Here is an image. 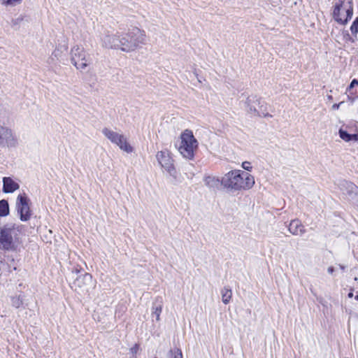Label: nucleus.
<instances>
[{
  "mask_svg": "<svg viewBox=\"0 0 358 358\" xmlns=\"http://www.w3.org/2000/svg\"><path fill=\"white\" fill-rule=\"evenodd\" d=\"M221 185L230 191L246 190L255 185L254 177L241 170H234L226 173L221 180Z\"/></svg>",
  "mask_w": 358,
  "mask_h": 358,
  "instance_id": "obj_1",
  "label": "nucleus"
},
{
  "mask_svg": "<svg viewBox=\"0 0 358 358\" xmlns=\"http://www.w3.org/2000/svg\"><path fill=\"white\" fill-rule=\"evenodd\" d=\"M146 43L145 34L143 30L134 27L127 33L122 34L121 50L129 52L137 49L140 45Z\"/></svg>",
  "mask_w": 358,
  "mask_h": 358,
  "instance_id": "obj_2",
  "label": "nucleus"
},
{
  "mask_svg": "<svg viewBox=\"0 0 358 358\" xmlns=\"http://www.w3.org/2000/svg\"><path fill=\"white\" fill-rule=\"evenodd\" d=\"M19 245L18 229L14 225L0 227V250L15 251Z\"/></svg>",
  "mask_w": 358,
  "mask_h": 358,
  "instance_id": "obj_3",
  "label": "nucleus"
},
{
  "mask_svg": "<svg viewBox=\"0 0 358 358\" xmlns=\"http://www.w3.org/2000/svg\"><path fill=\"white\" fill-rule=\"evenodd\" d=\"M180 145L179 152L186 159H192L194 155V150L198 147V142L194 138L192 131L186 129L180 136Z\"/></svg>",
  "mask_w": 358,
  "mask_h": 358,
  "instance_id": "obj_4",
  "label": "nucleus"
},
{
  "mask_svg": "<svg viewBox=\"0 0 358 358\" xmlns=\"http://www.w3.org/2000/svg\"><path fill=\"white\" fill-rule=\"evenodd\" d=\"M71 60L77 69H85L92 62L90 55L86 53L84 48L75 45L71 50Z\"/></svg>",
  "mask_w": 358,
  "mask_h": 358,
  "instance_id": "obj_5",
  "label": "nucleus"
},
{
  "mask_svg": "<svg viewBox=\"0 0 358 358\" xmlns=\"http://www.w3.org/2000/svg\"><path fill=\"white\" fill-rule=\"evenodd\" d=\"M102 134L109 140L111 143L117 145L120 150L131 153L133 152L132 147L127 143L126 137L120 133L114 131L108 128H103Z\"/></svg>",
  "mask_w": 358,
  "mask_h": 358,
  "instance_id": "obj_6",
  "label": "nucleus"
},
{
  "mask_svg": "<svg viewBox=\"0 0 358 358\" xmlns=\"http://www.w3.org/2000/svg\"><path fill=\"white\" fill-rule=\"evenodd\" d=\"M16 208L22 221H27L31 217L29 199L25 193L20 194L16 199Z\"/></svg>",
  "mask_w": 358,
  "mask_h": 358,
  "instance_id": "obj_7",
  "label": "nucleus"
},
{
  "mask_svg": "<svg viewBox=\"0 0 358 358\" xmlns=\"http://www.w3.org/2000/svg\"><path fill=\"white\" fill-rule=\"evenodd\" d=\"M159 164L164 168L171 176H175L176 173L173 166V159L167 151H159L156 155Z\"/></svg>",
  "mask_w": 358,
  "mask_h": 358,
  "instance_id": "obj_8",
  "label": "nucleus"
},
{
  "mask_svg": "<svg viewBox=\"0 0 358 358\" xmlns=\"http://www.w3.org/2000/svg\"><path fill=\"white\" fill-rule=\"evenodd\" d=\"M17 140L12 130L0 124V146L15 147Z\"/></svg>",
  "mask_w": 358,
  "mask_h": 358,
  "instance_id": "obj_9",
  "label": "nucleus"
},
{
  "mask_svg": "<svg viewBox=\"0 0 358 358\" xmlns=\"http://www.w3.org/2000/svg\"><path fill=\"white\" fill-rule=\"evenodd\" d=\"M122 36L119 33L117 34H106L102 38V46L106 48L110 49H120L121 50Z\"/></svg>",
  "mask_w": 358,
  "mask_h": 358,
  "instance_id": "obj_10",
  "label": "nucleus"
},
{
  "mask_svg": "<svg viewBox=\"0 0 358 358\" xmlns=\"http://www.w3.org/2000/svg\"><path fill=\"white\" fill-rule=\"evenodd\" d=\"M93 283L92 275L90 273H85L83 275H79L73 282V286L76 291L78 292H87L89 287Z\"/></svg>",
  "mask_w": 358,
  "mask_h": 358,
  "instance_id": "obj_11",
  "label": "nucleus"
},
{
  "mask_svg": "<svg viewBox=\"0 0 358 358\" xmlns=\"http://www.w3.org/2000/svg\"><path fill=\"white\" fill-rule=\"evenodd\" d=\"M334 16L337 22L344 24L352 17V10L345 8L343 4H341L335 7Z\"/></svg>",
  "mask_w": 358,
  "mask_h": 358,
  "instance_id": "obj_12",
  "label": "nucleus"
},
{
  "mask_svg": "<svg viewBox=\"0 0 358 358\" xmlns=\"http://www.w3.org/2000/svg\"><path fill=\"white\" fill-rule=\"evenodd\" d=\"M20 185L10 177L3 178V191L5 193H11L18 189Z\"/></svg>",
  "mask_w": 358,
  "mask_h": 358,
  "instance_id": "obj_13",
  "label": "nucleus"
},
{
  "mask_svg": "<svg viewBox=\"0 0 358 358\" xmlns=\"http://www.w3.org/2000/svg\"><path fill=\"white\" fill-rule=\"evenodd\" d=\"M288 230L291 234L295 236L301 235L305 232L304 227L298 220L291 221Z\"/></svg>",
  "mask_w": 358,
  "mask_h": 358,
  "instance_id": "obj_14",
  "label": "nucleus"
},
{
  "mask_svg": "<svg viewBox=\"0 0 358 358\" xmlns=\"http://www.w3.org/2000/svg\"><path fill=\"white\" fill-rule=\"evenodd\" d=\"M203 182L205 185L210 189L218 188L219 185H221V180L214 176H206L203 178Z\"/></svg>",
  "mask_w": 358,
  "mask_h": 358,
  "instance_id": "obj_15",
  "label": "nucleus"
},
{
  "mask_svg": "<svg viewBox=\"0 0 358 358\" xmlns=\"http://www.w3.org/2000/svg\"><path fill=\"white\" fill-rule=\"evenodd\" d=\"M245 103L248 107V110L250 113L259 114V112L256 109V105H259L260 103V101L257 99L256 96L248 97Z\"/></svg>",
  "mask_w": 358,
  "mask_h": 358,
  "instance_id": "obj_16",
  "label": "nucleus"
},
{
  "mask_svg": "<svg viewBox=\"0 0 358 358\" xmlns=\"http://www.w3.org/2000/svg\"><path fill=\"white\" fill-rule=\"evenodd\" d=\"M356 85L358 86V80L353 79L346 90V93H348V98L352 102H353L355 99L358 97V93L357 92H353V89Z\"/></svg>",
  "mask_w": 358,
  "mask_h": 358,
  "instance_id": "obj_17",
  "label": "nucleus"
},
{
  "mask_svg": "<svg viewBox=\"0 0 358 358\" xmlns=\"http://www.w3.org/2000/svg\"><path fill=\"white\" fill-rule=\"evenodd\" d=\"M343 187L345 188L347 193L350 196L356 195L358 194V187L352 182L345 181L343 184Z\"/></svg>",
  "mask_w": 358,
  "mask_h": 358,
  "instance_id": "obj_18",
  "label": "nucleus"
},
{
  "mask_svg": "<svg viewBox=\"0 0 358 358\" xmlns=\"http://www.w3.org/2000/svg\"><path fill=\"white\" fill-rule=\"evenodd\" d=\"M222 301L224 304H228L232 296V291L228 287H224L221 290Z\"/></svg>",
  "mask_w": 358,
  "mask_h": 358,
  "instance_id": "obj_19",
  "label": "nucleus"
},
{
  "mask_svg": "<svg viewBox=\"0 0 358 358\" xmlns=\"http://www.w3.org/2000/svg\"><path fill=\"white\" fill-rule=\"evenodd\" d=\"M9 214V205L6 200L0 201V216L5 217Z\"/></svg>",
  "mask_w": 358,
  "mask_h": 358,
  "instance_id": "obj_20",
  "label": "nucleus"
},
{
  "mask_svg": "<svg viewBox=\"0 0 358 358\" xmlns=\"http://www.w3.org/2000/svg\"><path fill=\"white\" fill-rule=\"evenodd\" d=\"M23 301L24 296L20 294L11 297V304L15 308H20L23 304Z\"/></svg>",
  "mask_w": 358,
  "mask_h": 358,
  "instance_id": "obj_21",
  "label": "nucleus"
},
{
  "mask_svg": "<svg viewBox=\"0 0 358 358\" xmlns=\"http://www.w3.org/2000/svg\"><path fill=\"white\" fill-rule=\"evenodd\" d=\"M22 0H2V5L6 6H15V5L20 4Z\"/></svg>",
  "mask_w": 358,
  "mask_h": 358,
  "instance_id": "obj_22",
  "label": "nucleus"
},
{
  "mask_svg": "<svg viewBox=\"0 0 358 358\" xmlns=\"http://www.w3.org/2000/svg\"><path fill=\"white\" fill-rule=\"evenodd\" d=\"M339 136L341 138H342L343 141L346 142L351 141V134H348L347 131L343 129L339 130Z\"/></svg>",
  "mask_w": 358,
  "mask_h": 358,
  "instance_id": "obj_23",
  "label": "nucleus"
},
{
  "mask_svg": "<svg viewBox=\"0 0 358 358\" xmlns=\"http://www.w3.org/2000/svg\"><path fill=\"white\" fill-rule=\"evenodd\" d=\"M161 313H162V306L161 305H158V306L153 307L152 315L155 316L157 321L159 320Z\"/></svg>",
  "mask_w": 358,
  "mask_h": 358,
  "instance_id": "obj_24",
  "label": "nucleus"
},
{
  "mask_svg": "<svg viewBox=\"0 0 358 358\" xmlns=\"http://www.w3.org/2000/svg\"><path fill=\"white\" fill-rule=\"evenodd\" d=\"M23 20L24 17L22 15H20L15 19H13L11 21V26L16 29L17 27H18L20 24V23L23 21Z\"/></svg>",
  "mask_w": 358,
  "mask_h": 358,
  "instance_id": "obj_25",
  "label": "nucleus"
},
{
  "mask_svg": "<svg viewBox=\"0 0 358 358\" xmlns=\"http://www.w3.org/2000/svg\"><path fill=\"white\" fill-rule=\"evenodd\" d=\"M350 30L352 34H357L358 33V17H357L350 27Z\"/></svg>",
  "mask_w": 358,
  "mask_h": 358,
  "instance_id": "obj_26",
  "label": "nucleus"
},
{
  "mask_svg": "<svg viewBox=\"0 0 358 358\" xmlns=\"http://www.w3.org/2000/svg\"><path fill=\"white\" fill-rule=\"evenodd\" d=\"M170 353L173 354V351L171 350ZM172 358H182V354L180 349H176L173 352Z\"/></svg>",
  "mask_w": 358,
  "mask_h": 358,
  "instance_id": "obj_27",
  "label": "nucleus"
},
{
  "mask_svg": "<svg viewBox=\"0 0 358 358\" xmlns=\"http://www.w3.org/2000/svg\"><path fill=\"white\" fill-rule=\"evenodd\" d=\"M242 168L246 171H251L252 169V166L250 164V162H244L242 163Z\"/></svg>",
  "mask_w": 358,
  "mask_h": 358,
  "instance_id": "obj_28",
  "label": "nucleus"
},
{
  "mask_svg": "<svg viewBox=\"0 0 358 358\" xmlns=\"http://www.w3.org/2000/svg\"><path fill=\"white\" fill-rule=\"evenodd\" d=\"M139 350V345L138 344H135L132 348H130V352L133 355V356H135Z\"/></svg>",
  "mask_w": 358,
  "mask_h": 358,
  "instance_id": "obj_29",
  "label": "nucleus"
},
{
  "mask_svg": "<svg viewBox=\"0 0 358 358\" xmlns=\"http://www.w3.org/2000/svg\"><path fill=\"white\" fill-rule=\"evenodd\" d=\"M343 103V101H341L339 103H334L333 106H332V109L333 110H338L339 108V107Z\"/></svg>",
  "mask_w": 358,
  "mask_h": 358,
  "instance_id": "obj_30",
  "label": "nucleus"
},
{
  "mask_svg": "<svg viewBox=\"0 0 358 358\" xmlns=\"http://www.w3.org/2000/svg\"><path fill=\"white\" fill-rule=\"evenodd\" d=\"M351 141H358V134H351Z\"/></svg>",
  "mask_w": 358,
  "mask_h": 358,
  "instance_id": "obj_31",
  "label": "nucleus"
},
{
  "mask_svg": "<svg viewBox=\"0 0 358 358\" xmlns=\"http://www.w3.org/2000/svg\"><path fill=\"white\" fill-rule=\"evenodd\" d=\"M327 271L329 274H332L334 271V268L333 266H329L328 268H327Z\"/></svg>",
  "mask_w": 358,
  "mask_h": 358,
  "instance_id": "obj_32",
  "label": "nucleus"
},
{
  "mask_svg": "<svg viewBox=\"0 0 358 358\" xmlns=\"http://www.w3.org/2000/svg\"><path fill=\"white\" fill-rule=\"evenodd\" d=\"M79 272H80V268H77V267H76V268H73V270H72V274H73V273L77 274V273H78Z\"/></svg>",
  "mask_w": 358,
  "mask_h": 358,
  "instance_id": "obj_33",
  "label": "nucleus"
},
{
  "mask_svg": "<svg viewBox=\"0 0 358 358\" xmlns=\"http://www.w3.org/2000/svg\"><path fill=\"white\" fill-rule=\"evenodd\" d=\"M352 296H353V293L352 292H350L348 294V297L351 298V297H352Z\"/></svg>",
  "mask_w": 358,
  "mask_h": 358,
  "instance_id": "obj_34",
  "label": "nucleus"
},
{
  "mask_svg": "<svg viewBox=\"0 0 358 358\" xmlns=\"http://www.w3.org/2000/svg\"><path fill=\"white\" fill-rule=\"evenodd\" d=\"M353 92H357L358 93V90L357 89H353Z\"/></svg>",
  "mask_w": 358,
  "mask_h": 358,
  "instance_id": "obj_35",
  "label": "nucleus"
},
{
  "mask_svg": "<svg viewBox=\"0 0 358 358\" xmlns=\"http://www.w3.org/2000/svg\"><path fill=\"white\" fill-rule=\"evenodd\" d=\"M355 299L358 301V294L355 296Z\"/></svg>",
  "mask_w": 358,
  "mask_h": 358,
  "instance_id": "obj_36",
  "label": "nucleus"
},
{
  "mask_svg": "<svg viewBox=\"0 0 358 358\" xmlns=\"http://www.w3.org/2000/svg\"><path fill=\"white\" fill-rule=\"evenodd\" d=\"M154 358H157V357H154Z\"/></svg>",
  "mask_w": 358,
  "mask_h": 358,
  "instance_id": "obj_37",
  "label": "nucleus"
}]
</instances>
